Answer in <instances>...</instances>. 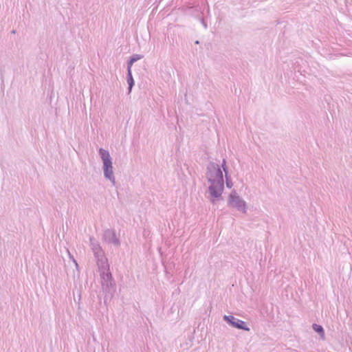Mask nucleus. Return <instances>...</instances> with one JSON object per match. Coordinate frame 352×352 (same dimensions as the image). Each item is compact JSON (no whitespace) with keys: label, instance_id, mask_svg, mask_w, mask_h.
Segmentation results:
<instances>
[{"label":"nucleus","instance_id":"1","mask_svg":"<svg viewBox=\"0 0 352 352\" xmlns=\"http://www.w3.org/2000/svg\"><path fill=\"white\" fill-rule=\"evenodd\" d=\"M98 154L102 161V169L104 177L115 184V177L113 172L112 159L110 156L109 152L100 148L98 151Z\"/></svg>","mask_w":352,"mask_h":352},{"label":"nucleus","instance_id":"2","mask_svg":"<svg viewBox=\"0 0 352 352\" xmlns=\"http://www.w3.org/2000/svg\"><path fill=\"white\" fill-rule=\"evenodd\" d=\"M103 292L105 293L104 302L111 298L116 292V283L111 272L100 275Z\"/></svg>","mask_w":352,"mask_h":352},{"label":"nucleus","instance_id":"3","mask_svg":"<svg viewBox=\"0 0 352 352\" xmlns=\"http://www.w3.org/2000/svg\"><path fill=\"white\" fill-rule=\"evenodd\" d=\"M206 176L210 184L216 182H224L223 171L217 163L210 162L206 167Z\"/></svg>","mask_w":352,"mask_h":352},{"label":"nucleus","instance_id":"4","mask_svg":"<svg viewBox=\"0 0 352 352\" xmlns=\"http://www.w3.org/2000/svg\"><path fill=\"white\" fill-rule=\"evenodd\" d=\"M227 204L228 207L236 208L242 213L245 214L247 212L246 202L237 194L235 190L230 193Z\"/></svg>","mask_w":352,"mask_h":352},{"label":"nucleus","instance_id":"5","mask_svg":"<svg viewBox=\"0 0 352 352\" xmlns=\"http://www.w3.org/2000/svg\"><path fill=\"white\" fill-rule=\"evenodd\" d=\"M225 182H216V183L210 184L208 187L210 194V201L212 204L222 199V193L224 190Z\"/></svg>","mask_w":352,"mask_h":352},{"label":"nucleus","instance_id":"6","mask_svg":"<svg viewBox=\"0 0 352 352\" xmlns=\"http://www.w3.org/2000/svg\"><path fill=\"white\" fill-rule=\"evenodd\" d=\"M223 320L226 322L230 327L235 329L243 330L245 331H250V329L248 326L247 322L235 318L232 315H224Z\"/></svg>","mask_w":352,"mask_h":352},{"label":"nucleus","instance_id":"7","mask_svg":"<svg viewBox=\"0 0 352 352\" xmlns=\"http://www.w3.org/2000/svg\"><path fill=\"white\" fill-rule=\"evenodd\" d=\"M103 239L105 242L113 244L116 247L120 245V241L119 238L117 237L116 232L112 229H107L104 230L103 234Z\"/></svg>","mask_w":352,"mask_h":352},{"label":"nucleus","instance_id":"8","mask_svg":"<svg viewBox=\"0 0 352 352\" xmlns=\"http://www.w3.org/2000/svg\"><path fill=\"white\" fill-rule=\"evenodd\" d=\"M96 265L98 266V272H100V275L111 272L110 266L108 263V259L107 257L97 261Z\"/></svg>","mask_w":352,"mask_h":352},{"label":"nucleus","instance_id":"9","mask_svg":"<svg viewBox=\"0 0 352 352\" xmlns=\"http://www.w3.org/2000/svg\"><path fill=\"white\" fill-rule=\"evenodd\" d=\"M126 80L128 83V91L129 93H130L135 85V81L132 75V71L131 69L127 68V72H126Z\"/></svg>","mask_w":352,"mask_h":352},{"label":"nucleus","instance_id":"10","mask_svg":"<svg viewBox=\"0 0 352 352\" xmlns=\"http://www.w3.org/2000/svg\"><path fill=\"white\" fill-rule=\"evenodd\" d=\"M143 57H144L143 55L137 54H133L132 56H131L129 57V60H127V68L131 69L133 63H135L136 61L142 59Z\"/></svg>","mask_w":352,"mask_h":352},{"label":"nucleus","instance_id":"11","mask_svg":"<svg viewBox=\"0 0 352 352\" xmlns=\"http://www.w3.org/2000/svg\"><path fill=\"white\" fill-rule=\"evenodd\" d=\"M312 329L315 332L318 333L322 340L325 339L324 329L322 325L314 323L312 324Z\"/></svg>","mask_w":352,"mask_h":352},{"label":"nucleus","instance_id":"12","mask_svg":"<svg viewBox=\"0 0 352 352\" xmlns=\"http://www.w3.org/2000/svg\"><path fill=\"white\" fill-rule=\"evenodd\" d=\"M90 245L94 252L102 250V248L94 236L89 237Z\"/></svg>","mask_w":352,"mask_h":352},{"label":"nucleus","instance_id":"13","mask_svg":"<svg viewBox=\"0 0 352 352\" xmlns=\"http://www.w3.org/2000/svg\"><path fill=\"white\" fill-rule=\"evenodd\" d=\"M94 255L96 261L106 257L103 250L94 252Z\"/></svg>","mask_w":352,"mask_h":352},{"label":"nucleus","instance_id":"14","mask_svg":"<svg viewBox=\"0 0 352 352\" xmlns=\"http://www.w3.org/2000/svg\"><path fill=\"white\" fill-rule=\"evenodd\" d=\"M226 178V185L228 188H231L233 186V183L231 179L230 175L229 174L225 175Z\"/></svg>","mask_w":352,"mask_h":352},{"label":"nucleus","instance_id":"15","mask_svg":"<svg viewBox=\"0 0 352 352\" xmlns=\"http://www.w3.org/2000/svg\"><path fill=\"white\" fill-rule=\"evenodd\" d=\"M221 168L222 171L225 173V175L228 174V167L226 165V159H223L222 164H221Z\"/></svg>","mask_w":352,"mask_h":352},{"label":"nucleus","instance_id":"16","mask_svg":"<svg viewBox=\"0 0 352 352\" xmlns=\"http://www.w3.org/2000/svg\"><path fill=\"white\" fill-rule=\"evenodd\" d=\"M200 21L201 23V24L203 25L204 29H207L208 28V25H207V23L206 22L205 19L204 18H201L200 19Z\"/></svg>","mask_w":352,"mask_h":352},{"label":"nucleus","instance_id":"17","mask_svg":"<svg viewBox=\"0 0 352 352\" xmlns=\"http://www.w3.org/2000/svg\"><path fill=\"white\" fill-rule=\"evenodd\" d=\"M69 257H70V258H72V260H73L74 263H75V265H76V266H78V263H77L76 261V260L74 258V257L70 254V253H69Z\"/></svg>","mask_w":352,"mask_h":352},{"label":"nucleus","instance_id":"18","mask_svg":"<svg viewBox=\"0 0 352 352\" xmlns=\"http://www.w3.org/2000/svg\"><path fill=\"white\" fill-rule=\"evenodd\" d=\"M195 44H199V41L198 40H197L195 42Z\"/></svg>","mask_w":352,"mask_h":352},{"label":"nucleus","instance_id":"19","mask_svg":"<svg viewBox=\"0 0 352 352\" xmlns=\"http://www.w3.org/2000/svg\"><path fill=\"white\" fill-rule=\"evenodd\" d=\"M12 33L14 34L15 33V30H12Z\"/></svg>","mask_w":352,"mask_h":352}]
</instances>
